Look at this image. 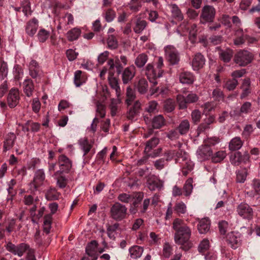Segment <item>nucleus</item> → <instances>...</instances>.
I'll return each instance as SVG.
<instances>
[{"label": "nucleus", "instance_id": "1", "mask_svg": "<svg viewBox=\"0 0 260 260\" xmlns=\"http://www.w3.org/2000/svg\"><path fill=\"white\" fill-rule=\"evenodd\" d=\"M182 143L178 142L174 146L177 149H170L166 151L167 160L175 159L176 164H179L183 175L186 176L194 167V163L190 160L188 153L182 149Z\"/></svg>", "mask_w": 260, "mask_h": 260}, {"label": "nucleus", "instance_id": "2", "mask_svg": "<svg viewBox=\"0 0 260 260\" xmlns=\"http://www.w3.org/2000/svg\"><path fill=\"white\" fill-rule=\"evenodd\" d=\"M172 228L175 231L174 240L176 244L184 245L185 250L191 247V244L189 242L191 236V230L185 223L183 220L180 218H175L172 223Z\"/></svg>", "mask_w": 260, "mask_h": 260}, {"label": "nucleus", "instance_id": "3", "mask_svg": "<svg viewBox=\"0 0 260 260\" xmlns=\"http://www.w3.org/2000/svg\"><path fill=\"white\" fill-rule=\"evenodd\" d=\"M127 63V57L123 55H121L120 56L117 55L114 59H109L107 62L110 69H113L115 67L118 74L121 72L123 67L126 66Z\"/></svg>", "mask_w": 260, "mask_h": 260}, {"label": "nucleus", "instance_id": "4", "mask_svg": "<svg viewBox=\"0 0 260 260\" xmlns=\"http://www.w3.org/2000/svg\"><path fill=\"white\" fill-rule=\"evenodd\" d=\"M6 249L14 255H17L20 257L22 256L24 253L28 252L31 250L29 246L25 243L15 245L11 242H9L6 245Z\"/></svg>", "mask_w": 260, "mask_h": 260}, {"label": "nucleus", "instance_id": "5", "mask_svg": "<svg viewBox=\"0 0 260 260\" xmlns=\"http://www.w3.org/2000/svg\"><path fill=\"white\" fill-rule=\"evenodd\" d=\"M58 208L56 203H52L49 204V208L51 213L45 215L43 222V230L46 234H49L51 228L52 222V215L56 213Z\"/></svg>", "mask_w": 260, "mask_h": 260}, {"label": "nucleus", "instance_id": "6", "mask_svg": "<svg viewBox=\"0 0 260 260\" xmlns=\"http://www.w3.org/2000/svg\"><path fill=\"white\" fill-rule=\"evenodd\" d=\"M163 72V71H158L157 69H154L151 63H148L145 68V74L153 86L157 84V80L162 76Z\"/></svg>", "mask_w": 260, "mask_h": 260}, {"label": "nucleus", "instance_id": "7", "mask_svg": "<svg viewBox=\"0 0 260 260\" xmlns=\"http://www.w3.org/2000/svg\"><path fill=\"white\" fill-rule=\"evenodd\" d=\"M159 142V139L156 137H153L147 141L144 150L145 153L151 157L159 156L161 151V148H158L151 151L158 145Z\"/></svg>", "mask_w": 260, "mask_h": 260}, {"label": "nucleus", "instance_id": "8", "mask_svg": "<svg viewBox=\"0 0 260 260\" xmlns=\"http://www.w3.org/2000/svg\"><path fill=\"white\" fill-rule=\"evenodd\" d=\"M110 211L112 217L116 220L120 221L125 217L127 209L124 205L116 203L111 208Z\"/></svg>", "mask_w": 260, "mask_h": 260}, {"label": "nucleus", "instance_id": "9", "mask_svg": "<svg viewBox=\"0 0 260 260\" xmlns=\"http://www.w3.org/2000/svg\"><path fill=\"white\" fill-rule=\"evenodd\" d=\"M20 100V92L16 87L12 88L7 96V104L10 108H14L19 103Z\"/></svg>", "mask_w": 260, "mask_h": 260}, {"label": "nucleus", "instance_id": "10", "mask_svg": "<svg viewBox=\"0 0 260 260\" xmlns=\"http://www.w3.org/2000/svg\"><path fill=\"white\" fill-rule=\"evenodd\" d=\"M57 163L59 170L56 172V175L69 173L72 167V161L64 154H61L58 156Z\"/></svg>", "mask_w": 260, "mask_h": 260}, {"label": "nucleus", "instance_id": "11", "mask_svg": "<svg viewBox=\"0 0 260 260\" xmlns=\"http://www.w3.org/2000/svg\"><path fill=\"white\" fill-rule=\"evenodd\" d=\"M197 26L195 24H192L190 27L186 26V24L183 23L181 24L178 29L177 30V33L180 35H184V32L189 33V40L191 42L196 41L197 35Z\"/></svg>", "mask_w": 260, "mask_h": 260}, {"label": "nucleus", "instance_id": "12", "mask_svg": "<svg viewBox=\"0 0 260 260\" xmlns=\"http://www.w3.org/2000/svg\"><path fill=\"white\" fill-rule=\"evenodd\" d=\"M166 58L172 65L177 64L180 60L179 54L177 49L173 46L168 45L165 48Z\"/></svg>", "mask_w": 260, "mask_h": 260}, {"label": "nucleus", "instance_id": "13", "mask_svg": "<svg viewBox=\"0 0 260 260\" xmlns=\"http://www.w3.org/2000/svg\"><path fill=\"white\" fill-rule=\"evenodd\" d=\"M216 11L212 6L206 5L202 8L201 14V21L203 23L211 22L213 21Z\"/></svg>", "mask_w": 260, "mask_h": 260}, {"label": "nucleus", "instance_id": "14", "mask_svg": "<svg viewBox=\"0 0 260 260\" xmlns=\"http://www.w3.org/2000/svg\"><path fill=\"white\" fill-rule=\"evenodd\" d=\"M212 154L211 148L205 144L200 146L196 152L197 158L201 161L209 159Z\"/></svg>", "mask_w": 260, "mask_h": 260}, {"label": "nucleus", "instance_id": "15", "mask_svg": "<svg viewBox=\"0 0 260 260\" xmlns=\"http://www.w3.org/2000/svg\"><path fill=\"white\" fill-rule=\"evenodd\" d=\"M16 138V135L13 133H9L4 136V141L3 142V152L5 153L13 148Z\"/></svg>", "mask_w": 260, "mask_h": 260}, {"label": "nucleus", "instance_id": "16", "mask_svg": "<svg viewBox=\"0 0 260 260\" xmlns=\"http://www.w3.org/2000/svg\"><path fill=\"white\" fill-rule=\"evenodd\" d=\"M74 21V19L73 15L71 13H67L64 15L60 18L57 28L67 29L70 27L69 25L73 24Z\"/></svg>", "mask_w": 260, "mask_h": 260}, {"label": "nucleus", "instance_id": "17", "mask_svg": "<svg viewBox=\"0 0 260 260\" xmlns=\"http://www.w3.org/2000/svg\"><path fill=\"white\" fill-rule=\"evenodd\" d=\"M93 142H90L87 138H82L78 140L80 148L83 151V158L85 160L86 155L92 147Z\"/></svg>", "mask_w": 260, "mask_h": 260}, {"label": "nucleus", "instance_id": "18", "mask_svg": "<svg viewBox=\"0 0 260 260\" xmlns=\"http://www.w3.org/2000/svg\"><path fill=\"white\" fill-rule=\"evenodd\" d=\"M39 26V22L37 18H33L28 21L25 26L26 33L30 37L36 34Z\"/></svg>", "mask_w": 260, "mask_h": 260}, {"label": "nucleus", "instance_id": "19", "mask_svg": "<svg viewBox=\"0 0 260 260\" xmlns=\"http://www.w3.org/2000/svg\"><path fill=\"white\" fill-rule=\"evenodd\" d=\"M135 75V68L134 66L126 68L122 73V80L123 84H127Z\"/></svg>", "mask_w": 260, "mask_h": 260}, {"label": "nucleus", "instance_id": "20", "mask_svg": "<svg viewBox=\"0 0 260 260\" xmlns=\"http://www.w3.org/2000/svg\"><path fill=\"white\" fill-rule=\"evenodd\" d=\"M234 200L235 203L238 205L237 209L238 214L243 217L244 216V191L241 190L237 192Z\"/></svg>", "mask_w": 260, "mask_h": 260}, {"label": "nucleus", "instance_id": "21", "mask_svg": "<svg viewBox=\"0 0 260 260\" xmlns=\"http://www.w3.org/2000/svg\"><path fill=\"white\" fill-rule=\"evenodd\" d=\"M205 63V58L200 53L195 54L191 62L192 69L194 71H198L203 68Z\"/></svg>", "mask_w": 260, "mask_h": 260}, {"label": "nucleus", "instance_id": "22", "mask_svg": "<svg viewBox=\"0 0 260 260\" xmlns=\"http://www.w3.org/2000/svg\"><path fill=\"white\" fill-rule=\"evenodd\" d=\"M179 81L183 84H191L196 80L194 75L190 72H183L180 73Z\"/></svg>", "mask_w": 260, "mask_h": 260}, {"label": "nucleus", "instance_id": "23", "mask_svg": "<svg viewBox=\"0 0 260 260\" xmlns=\"http://www.w3.org/2000/svg\"><path fill=\"white\" fill-rule=\"evenodd\" d=\"M22 88L25 95L31 97L35 89L34 84L31 79H25L22 83Z\"/></svg>", "mask_w": 260, "mask_h": 260}, {"label": "nucleus", "instance_id": "24", "mask_svg": "<svg viewBox=\"0 0 260 260\" xmlns=\"http://www.w3.org/2000/svg\"><path fill=\"white\" fill-rule=\"evenodd\" d=\"M141 104L139 101H136L134 105L129 108L127 112V118L133 120L140 112Z\"/></svg>", "mask_w": 260, "mask_h": 260}, {"label": "nucleus", "instance_id": "25", "mask_svg": "<svg viewBox=\"0 0 260 260\" xmlns=\"http://www.w3.org/2000/svg\"><path fill=\"white\" fill-rule=\"evenodd\" d=\"M143 251V247L138 245L132 246L128 249L129 255L134 259L140 258L142 256Z\"/></svg>", "mask_w": 260, "mask_h": 260}, {"label": "nucleus", "instance_id": "26", "mask_svg": "<svg viewBox=\"0 0 260 260\" xmlns=\"http://www.w3.org/2000/svg\"><path fill=\"white\" fill-rule=\"evenodd\" d=\"M108 81L110 86L112 88L116 91V95L118 98L121 93L120 88L119 85L118 79L117 77H114L110 72L109 73Z\"/></svg>", "mask_w": 260, "mask_h": 260}, {"label": "nucleus", "instance_id": "27", "mask_svg": "<svg viewBox=\"0 0 260 260\" xmlns=\"http://www.w3.org/2000/svg\"><path fill=\"white\" fill-rule=\"evenodd\" d=\"M147 25V23L145 20L138 18L134 22L133 28L135 33L141 34L145 29Z\"/></svg>", "mask_w": 260, "mask_h": 260}, {"label": "nucleus", "instance_id": "28", "mask_svg": "<svg viewBox=\"0 0 260 260\" xmlns=\"http://www.w3.org/2000/svg\"><path fill=\"white\" fill-rule=\"evenodd\" d=\"M98 246V243L95 240L91 241L88 244L86 247V253L91 257H93L94 258V260H96L97 259V256H96V252L97 250V247Z\"/></svg>", "mask_w": 260, "mask_h": 260}, {"label": "nucleus", "instance_id": "29", "mask_svg": "<svg viewBox=\"0 0 260 260\" xmlns=\"http://www.w3.org/2000/svg\"><path fill=\"white\" fill-rule=\"evenodd\" d=\"M226 241L228 243L233 249H236L238 246L240 241V238L238 237L233 232L229 233L226 237Z\"/></svg>", "mask_w": 260, "mask_h": 260}, {"label": "nucleus", "instance_id": "30", "mask_svg": "<svg viewBox=\"0 0 260 260\" xmlns=\"http://www.w3.org/2000/svg\"><path fill=\"white\" fill-rule=\"evenodd\" d=\"M190 127L189 121L187 119H183L180 121L177 128L181 136H185L189 132Z\"/></svg>", "mask_w": 260, "mask_h": 260}, {"label": "nucleus", "instance_id": "31", "mask_svg": "<svg viewBox=\"0 0 260 260\" xmlns=\"http://www.w3.org/2000/svg\"><path fill=\"white\" fill-rule=\"evenodd\" d=\"M210 226V222L208 218L202 219L198 224V229L201 234H205L209 231Z\"/></svg>", "mask_w": 260, "mask_h": 260}, {"label": "nucleus", "instance_id": "32", "mask_svg": "<svg viewBox=\"0 0 260 260\" xmlns=\"http://www.w3.org/2000/svg\"><path fill=\"white\" fill-rule=\"evenodd\" d=\"M220 59L224 62H229L233 56V51L230 48L220 49L219 52Z\"/></svg>", "mask_w": 260, "mask_h": 260}, {"label": "nucleus", "instance_id": "33", "mask_svg": "<svg viewBox=\"0 0 260 260\" xmlns=\"http://www.w3.org/2000/svg\"><path fill=\"white\" fill-rule=\"evenodd\" d=\"M45 171L43 169H38L35 172L33 180L36 183H38L40 186H42L45 180Z\"/></svg>", "mask_w": 260, "mask_h": 260}, {"label": "nucleus", "instance_id": "34", "mask_svg": "<svg viewBox=\"0 0 260 260\" xmlns=\"http://www.w3.org/2000/svg\"><path fill=\"white\" fill-rule=\"evenodd\" d=\"M28 68L30 76L32 78H36L40 71L38 62L35 60H32L29 63Z\"/></svg>", "mask_w": 260, "mask_h": 260}, {"label": "nucleus", "instance_id": "35", "mask_svg": "<svg viewBox=\"0 0 260 260\" xmlns=\"http://www.w3.org/2000/svg\"><path fill=\"white\" fill-rule=\"evenodd\" d=\"M172 17L178 21H181L183 19V15L181 10L176 4H171L169 5Z\"/></svg>", "mask_w": 260, "mask_h": 260}, {"label": "nucleus", "instance_id": "36", "mask_svg": "<svg viewBox=\"0 0 260 260\" xmlns=\"http://www.w3.org/2000/svg\"><path fill=\"white\" fill-rule=\"evenodd\" d=\"M116 12L112 8H107L103 10L102 16L107 22H111L116 17Z\"/></svg>", "mask_w": 260, "mask_h": 260}, {"label": "nucleus", "instance_id": "37", "mask_svg": "<svg viewBox=\"0 0 260 260\" xmlns=\"http://www.w3.org/2000/svg\"><path fill=\"white\" fill-rule=\"evenodd\" d=\"M230 161L234 166H240L244 161V156L239 151L231 155Z\"/></svg>", "mask_w": 260, "mask_h": 260}, {"label": "nucleus", "instance_id": "38", "mask_svg": "<svg viewBox=\"0 0 260 260\" xmlns=\"http://www.w3.org/2000/svg\"><path fill=\"white\" fill-rule=\"evenodd\" d=\"M81 30L78 27H74L67 33V38L69 41L77 40L80 36Z\"/></svg>", "mask_w": 260, "mask_h": 260}, {"label": "nucleus", "instance_id": "39", "mask_svg": "<svg viewBox=\"0 0 260 260\" xmlns=\"http://www.w3.org/2000/svg\"><path fill=\"white\" fill-rule=\"evenodd\" d=\"M120 100L118 99H112L109 105L110 109V114L112 116L114 117L117 115L118 112Z\"/></svg>", "mask_w": 260, "mask_h": 260}, {"label": "nucleus", "instance_id": "40", "mask_svg": "<svg viewBox=\"0 0 260 260\" xmlns=\"http://www.w3.org/2000/svg\"><path fill=\"white\" fill-rule=\"evenodd\" d=\"M173 210L179 215L184 214L187 211V206L182 201L177 202L173 207Z\"/></svg>", "mask_w": 260, "mask_h": 260}, {"label": "nucleus", "instance_id": "41", "mask_svg": "<svg viewBox=\"0 0 260 260\" xmlns=\"http://www.w3.org/2000/svg\"><path fill=\"white\" fill-rule=\"evenodd\" d=\"M243 142L239 137H235L232 139L229 143V147L230 150L235 151L241 148Z\"/></svg>", "mask_w": 260, "mask_h": 260}, {"label": "nucleus", "instance_id": "42", "mask_svg": "<svg viewBox=\"0 0 260 260\" xmlns=\"http://www.w3.org/2000/svg\"><path fill=\"white\" fill-rule=\"evenodd\" d=\"M60 193L55 188H49L45 193V198L48 201H54L59 199Z\"/></svg>", "mask_w": 260, "mask_h": 260}, {"label": "nucleus", "instance_id": "43", "mask_svg": "<svg viewBox=\"0 0 260 260\" xmlns=\"http://www.w3.org/2000/svg\"><path fill=\"white\" fill-rule=\"evenodd\" d=\"M165 119L161 115H158L152 119V125L154 128L158 129L165 124Z\"/></svg>", "mask_w": 260, "mask_h": 260}, {"label": "nucleus", "instance_id": "44", "mask_svg": "<svg viewBox=\"0 0 260 260\" xmlns=\"http://www.w3.org/2000/svg\"><path fill=\"white\" fill-rule=\"evenodd\" d=\"M147 184L148 187L151 190H160L162 187V184L158 180L155 179H148Z\"/></svg>", "mask_w": 260, "mask_h": 260}, {"label": "nucleus", "instance_id": "45", "mask_svg": "<svg viewBox=\"0 0 260 260\" xmlns=\"http://www.w3.org/2000/svg\"><path fill=\"white\" fill-rule=\"evenodd\" d=\"M147 61L148 56L145 53H141L135 59V63L138 68H141L144 67Z\"/></svg>", "mask_w": 260, "mask_h": 260}, {"label": "nucleus", "instance_id": "46", "mask_svg": "<svg viewBox=\"0 0 260 260\" xmlns=\"http://www.w3.org/2000/svg\"><path fill=\"white\" fill-rule=\"evenodd\" d=\"M192 182V180L191 179H188L186 181L183 186L182 191L183 194L186 197H190L192 193L193 189Z\"/></svg>", "mask_w": 260, "mask_h": 260}, {"label": "nucleus", "instance_id": "47", "mask_svg": "<svg viewBox=\"0 0 260 260\" xmlns=\"http://www.w3.org/2000/svg\"><path fill=\"white\" fill-rule=\"evenodd\" d=\"M56 179L57 185L60 188L66 187L67 184V179L66 176L62 174L56 175V172L54 174Z\"/></svg>", "mask_w": 260, "mask_h": 260}, {"label": "nucleus", "instance_id": "48", "mask_svg": "<svg viewBox=\"0 0 260 260\" xmlns=\"http://www.w3.org/2000/svg\"><path fill=\"white\" fill-rule=\"evenodd\" d=\"M21 7L22 9V12L25 16L28 17L31 15L32 11L31 10L30 3L29 0H23L21 2Z\"/></svg>", "mask_w": 260, "mask_h": 260}, {"label": "nucleus", "instance_id": "49", "mask_svg": "<svg viewBox=\"0 0 260 260\" xmlns=\"http://www.w3.org/2000/svg\"><path fill=\"white\" fill-rule=\"evenodd\" d=\"M148 88L147 81L145 79H140L137 85V88L141 94L145 93Z\"/></svg>", "mask_w": 260, "mask_h": 260}, {"label": "nucleus", "instance_id": "50", "mask_svg": "<svg viewBox=\"0 0 260 260\" xmlns=\"http://www.w3.org/2000/svg\"><path fill=\"white\" fill-rule=\"evenodd\" d=\"M8 68L6 62L0 57V78L4 80L8 75Z\"/></svg>", "mask_w": 260, "mask_h": 260}, {"label": "nucleus", "instance_id": "51", "mask_svg": "<svg viewBox=\"0 0 260 260\" xmlns=\"http://www.w3.org/2000/svg\"><path fill=\"white\" fill-rule=\"evenodd\" d=\"M126 99L125 100V103L128 106H129L132 105L133 102L134 101L136 98V95L134 91L129 86L127 87L126 88Z\"/></svg>", "mask_w": 260, "mask_h": 260}, {"label": "nucleus", "instance_id": "52", "mask_svg": "<svg viewBox=\"0 0 260 260\" xmlns=\"http://www.w3.org/2000/svg\"><path fill=\"white\" fill-rule=\"evenodd\" d=\"M85 82L84 77L82 76V71H76L74 73V83L77 87H80Z\"/></svg>", "mask_w": 260, "mask_h": 260}, {"label": "nucleus", "instance_id": "53", "mask_svg": "<svg viewBox=\"0 0 260 260\" xmlns=\"http://www.w3.org/2000/svg\"><path fill=\"white\" fill-rule=\"evenodd\" d=\"M128 7L132 12H137L142 7L141 2L140 0H131L128 4Z\"/></svg>", "mask_w": 260, "mask_h": 260}, {"label": "nucleus", "instance_id": "54", "mask_svg": "<svg viewBox=\"0 0 260 260\" xmlns=\"http://www.w3.org/2000/svg\"><path fill=\"white\" fill-rule=\"evenodd\" d=\"M13 74L15 80H19L23 76V71L21 67L19 64H15L13 69Z\"/></svg>", "mask_w": 260, "mask_h": 260}, {"label": "nucleus", "instance_id": "55", "mask_svg": "<svg viewBox=\"0 0 260 260\" xmlns=\"http://www.w3.org/2000/svg\"><path fill=\"white\" fill-rule=\"evenodd\" d=\"M220 142V139L218 137L215 136L207 138L206 139L204 140V143L205 145L211 148V147L214 146L218 144Z\"/></svg>", "mask_w": 260, "mask_h": 260}, {"label": "nucleus", "instance_id": "56", "mask_svg": "<svg viewBox=\"0 0 260 260\" xmlns=\"http://www.w3.org/2000/svg\"><path fill=\"white\" fill-rule=\"evenodd\" d=\"M38 38L40 42H45L50 36V32L44 28L39 30L37 34Z\"/></svg>", "mask_w": 260, "mask_h": 260}, {"label": "nucleus", "instance_id": "57", "mask_svg": "<svg viewBox=\"0 0 260 260\" xmlns=\"http://www.w3.org/2000/svg\"><path fill=\"white\" fill-rule=\"evenodd\" d=\"M95 105L97 115L101 118H103L106 114L105 106L99 101H97Z\"/></svg>", "mask_w": 260, "mask_h": 260}, {"label": "nucleus", "instance_id": "58", "mask_svg": "<svg viewBox=\"0 0 260 260\" xmlns=\"http://www.w3.org/2000/svg\"><path fill=\"white\" fill-rule=\"evenodd\" d=\"M234 61L239 66L242 67L244 65V51L243 50H240L235 54Z\"/></svg>", "mask_w": 260, "mask_h": 260}, {"label": "nucleus", "instance_id": "59", "mask_svg": "<svg viewBox=\"0 0 260 260\" xmlns=\"http://www.w3.org/2000/svg\"><path fill=\"white\" fill-rule=\"evenodd\" d=\"M212 98L215 101L220 102L224 100V94L221 89L216 88L212 92Z\"/></svg>", "mask_w": 260, "mask_h": 260}, {"label": "nucleus", "instance_id": "60", "mask_svg": "<svg viewBox=\"0 0 260 260\" xmlns=\"http://www.w3.org/2000/svg\"><path fill=\"white\" fill-rule=\"evenodd\" d=\"M224 151H219L212 157V160L214 162H219L222 161L226 156Z\"/></svg>", "mask_w": 260, "mask_h": 260}, {"label": "nucleus", "instance_id": "61", "mask_svg": "<svg viewBox=\"0 0 260 260\" xmlns=\"http://www.w3.org/2000/svg\"><path fill=\"white\" fill-rule=\"evenodd\" d=\"M108 48L111 49H116L118 46V42L113 35H110L107 39Z\"/></svg>", "mask_w": 260, "mask_h": 260}, {"label": "nucleus", "instance_id": "62", "mask_svg": "<svg viewBox=\"0 0 260 260\" xmlns=\"http://www.w3.org/2000/svg\"><path fill=\"white\" fill-rule=\"evenodd\" d=\"M175 107V103L173 100L168 99L167 100L164 104L165 110L167 112H172Z\"/></svg>", "mask_w": 260, "mask_h": 260}, {"label": "nucleus", "instance_id": "63", "mask_svg": "<svg viewBox=\"0 0 260 260\" xmlns=\"http://www.w3.org/2000/svg\"><path fill=\"white\" fill-rule=\"evenodd\" d=\"M180 135L181 134L177 128L169 130L167 134V137L171 140H175L179 139Z\"/></svg>", "mask_w": 260, "mask_h": 260}, {"label": "nucleus", "instance_id": "64", "mask_svg": "<svg viewBox=\"0 0 260 260\" xmlns=\"http://www.w3.org/2000/svg\"><path fill=\"white\" fill-rule=\"evenodd\" d=\"M16 184V181L12 179L10 181L7 182L8 187L7 188V190L8 193L9 194H11V196H15L16 194V191L14 189V186Z\"/></svg>", "mask_w": 260, "mask_h": 260}]
</instances>
